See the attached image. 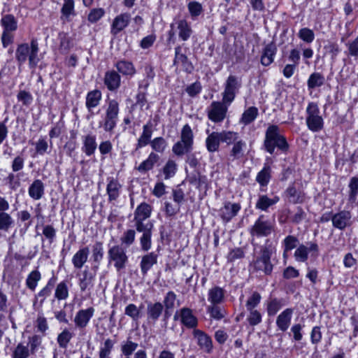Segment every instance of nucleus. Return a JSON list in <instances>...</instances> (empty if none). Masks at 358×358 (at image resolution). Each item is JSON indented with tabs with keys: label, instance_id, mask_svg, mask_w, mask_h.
I'll return each mask as SVG.
<instances>
[{
	"label": "nucleus",
	"instance_id": "36",
	"mask_svg": "<svg viewBox=\"0 0 358 358\" xmlns=\"http://www.w3.org/2000/svg\"><path fill=\"white\" fill-rule=\"evenodd\" d=\"M278 196H275L273 198H269L267 195H261L259 196L258 200L255 204L257 209L266 211L268 208L279 201Z\"/></svg>",
	"mask_w": 358,
	"mask_h": 358
},
{
	"label": "nucleus",
	"instance_id": "13",
	"mask_svg": "<svg viewBox=\"0 0 358 358\" xmlns=\"http://www.w3.org/2000/svg\"><path fill=\"white\" fill-rule=\"evenodd\" d=\"M273 230V224L264 219V215H260L252 226L250 234L252 236H267L271 234Z\"/></svg>",
	"mask_w": 358,
	"mask_h": 358
},
{
	"label": "nucleus",
	"instance_id": "59",
	"mask_svg": "<svg viewBox=\"0 0 358 358\" xmlns=\"http://www.w3.org/2000/svg\"><path fill=\"white\" fill-rule=\"evenodd\" d=\"M145 220H134L137 231L141 232L142 234L152 233L154 227L153 224L151 222L145 223Z\"/></svg>",
	"mask_w": 358,
	"mask_h": 358
},
{
	"label": "nucleus",
	"instance_id": "11",
	"mask_svg": "<svg viewBox=\"0 0 358 358\" xmlns=\"http://www.w3.org/2000/svg\"><path fill=\"white\" fill-rule=\"evenodd\" d=\"M174 320H179L182 325L188 329H195L198 325V320L189 308H182L176 311L173 316Z\"/></svg>",
	"mask_w": 358,
	"mask_h": 358
},
{
	"label": "nucleus",
	"instance_id": "38",
	"mask_svg": "<svg viewBox=\"0 0 358 358\" xmlns=\"http://www.w3.org/2000/svg\"><path fill=\"white\" fill-rule=\"evenodd\" d=\"M163 309L164 306L159 302L148 303L147 308L148 318L153 322H156L162 315Z\"/></svg>",
	"mask_w": 358,
	"mask_h": 358
},
{
	"label": "nucleus",
	"instance_id": "14",
	"mask_svg": "<svg viewBox=\"0 0 358 358\" xmlns=\"http://www.w3.org/2000/svg\"><path fill=\"white\" fill-rule=\"evenodd\" d=\"M192 335L201 350L208 354L212 352L213 341L207 334L200 329H194Z\"/></svg>",
	"mask_w": 358,
	"mask_h": 358
},
{
	"label": "nucleus",
	"instance_id": "24",
	"mask_svg": "<svg viewBox=\"0 0 358 358\" xmlns=\"http://www.w3.org/2000/svg\"><path fill=\"white\" fill-rule=\"evenodd\" d=\"M208 136L205 141V145L209 152H215L219 150L221 143L220 132L213 131L209 133V130L206 131Z\"/></svg>",
	"mask_w": 358,
	"mask_h": 358
},
{
	"label": "nucleus",
	"instance_id": "16",
	"mask_svg": "<svg viewBox=\"0 0 358 358\" xmlns=\"http://www.w3.org/2000/svg\"><path fill=\"white\" fill-rule=\"evenodd\" d=\"M311 252L317 253L318 245L317 243L309 242L306 245L301 244L296 249L294 257L296 262H305L308 258V253Z\"/></svg>",
	"mask_w": 358,
	"mask_h": 358
},
{
	"label": "nucleus",
	"instance_id": "7",
	"mask_svg": "<svg viewBox=\"0 0 358 358\" xmlns=\"http://www.w3.org/2000/svg\"><path fill=\"white\" fill-rule=\"evenodd\" d=\"M108 263L113 264L117 271L124 269L129 261L126 249L120 245H115L108 248Z\"/></svg>",
	"mask_w": 358,
	"mask_h": 358
},
{
	"label": "nucleus",
	"instance_id": "4",
	"mask_svg": "<svg viewBox=\"0 0 358 358\" xmlns=\"http://www.w3.org/2000/svg\"><path fill=\"white\" fill-rule=\"evenodd\" d=\"M194 134L190 126L185 124L180 132V141L172 148L173 152L177 156H182L190 152L193 149Z\"/></svg>",
	"mask_w": 358,
	"mask_h": 358
},
{
	"label": "nucleus",
	"instance_id": "61",
	"mask_svg": "<svg viewBox=\"0 0 358 358\" xmlns=\"http://www.w3.org/2000/svg\"><path fill=\"white\" fill-rule=\"evenodd\" d=\"M261 299L262 296L260 294H259L257 292H253L252 294L248 299L246 301L245 306L247 310H255V308L260 303Z\"/></svg>",
	"mask_w": 358,
	"mask_h": 358
},
{
	"label": "nucleus",
	"instance_id": "23",
	"mask_svg": "<svg viewBox=\"0 0 358 358\" xmlns=\"http://www.w3.org/2000/svg\"><path fill=\"white\" fill-rule=\"evenodd\" d=\"M131 15L129 13H122L115 17L111 26V34H117L129 23Z\"/></svg>",
	"mask_w": 358,
	"mask_h": 358
},
{
	"label": "nucleus",
	"instance_id": "56",
	"mask_svg": "<svg viewBox=\"0 0 358 358\" xmlns=\"http://www.w3.org/2000/svg\"><path fill=\"white\" fill-rule=\"evenodd\" d=\"M103 257V243L100 241H96L92 245V258L95 263L98 265Z\"/></svg>",
	"mask_w": 358,
	"mask_h": 358
},
{
	"label": "nucleus",
	"instance_id": "62",
	"mask_svg": "<svg viewBox=\"0 0 358 358\" xmlns=\"http://www.w3.org/2000/svg\"><path fill=\"white\" fill-rule=\"evenodd\" d=\"M140 309L134 303H129L124 310V314L134 321H137L140 318Z\"/></svg>",
	"mask_w": 358,
	"mask_h": 358
},
{
	"label": "nucleus",
	"instance_id": "42",
	"mask_svg": "<svg viewBox=\"0 0 358 358\" xmlns=\"http://www.w3.org/2000/svg\"><path fill=\"white\" fill-rule=\"evenodd\" d=\"M57 281V278L55 276H52L49 279L46 285L41 289L38 294L36 295V298L37 299H40L41 303H43L44 301L50 296L52 289L53 287L55 286V284Z\"/></svg>",
	"mask_w": 358,
	"mask_h": 358
},
{
	"label": "nucleus",
	"instance_id": "18",
	"mask_svg": "<svg viewBox=\"0 0 358 358\" xmlns=\"http://www.w3.org/2000/svg\"><path fill=\"white\" fill-rule=\"evenodd\" d=\"M78 275L79 276L78 285L82 292L93 287L96 274L92 273L87 266Z\"/></svg>",
	"mask_w": 358,
	"mask_h": 358
},
{
	"label": "nucleus",
	"instance_id": "32",
	"mask_svg": "<svg viewBox=\"0 0 358 358\" xmlns=\"http://www.w3.org/2000/svg\"><path fill=\"white\" fill-rule=\"evenodd\" d=\"M173 64L174 65L181 64L183 69L188 72H191L193 70V66L189 61L187 57L181 52L180 46L175 48V58Z\"/></svg>",
	"mask_w": 358,
	"mask_h": 358
},
{
	"label": "nucleus",
	"instance_id": "12",
	"mask_svg": "<svg viewBox=\"0 0 358 358\" xmlns=\"http://www.w3.org/2000/svg\"><path fill=\"white\" fill-rule=\"evenodd\" d=\"M227 103L224 101H213L208 108V117L214 122H220L224 120L227 112Z\"/></svg>",
	"mask_w": 358,
	"mask_h": 358
},
{
	"label": "nucleus",
	"instance_id": "22",
	"mask_svg": "<svg viewBox=\"0 0 358 358\" xmlns=\"http://www.w3.org/2000/svg\"><path fill=\"white\" fill-rule=\"evenodd\" d=\"M90 249L88 247L80 248L73 256L71 262L75 268H82L88 260Z\"/></svg>",
	"mask_w": 358,
	"mask_h": 358
},
{
	"label": "nucleus",
	"instance_id": "45",
	"mask_svg": "<svg viewBox=\"0 0 358 358\" xmlns=\"http://www.w3.org/2000/svg\"><path fill=\"white\" fill-rule=\"evenodd\" d=\"M325 78L320 73L315 72L310 75L307 85L308 89L321 87L324 83Z\"/></svg>",
	"mask_w": 358,
	"mask_h": 358
},
{
	"label": "nucleus",
	"instance_id": "43",
	"mask_svg": "<svg viewBox=\"0 0 358 358\" xmlns=\"http://www.w3.org/2000/svg\"><path fill=\"white\" fill-rule=\"evenodd\" d=\"M271 178V169L267 165L264 164L263 169L257 173L256 177V181L262 187H266L268 185Z\"/></svg>",
	"mask_w": 358,
	"mask_h": 358
},
{
	"label": "nucleus",
	"instance_id": "60",
	"mask_svg": "<svg viewBox=\"0 0 358 358\" xmlns=\"http://www.w3.org/2000/svg\"><path fill=\"white\" fill-rule=\"evenodd\" d=\"M299 38L303 42L309 44L315 39V34L313 31L308 27L301 29L298 32Z\"/></svg>",
	"mask_w": 358,
	"mask_h": 358
},
{
	"label": "nucleus",
	"instance_id": "58",
	"mask_svg": "<svg viewBox=\"0 0 358 358\" xmlns=\"http://www.w3.org/2000/svg\"><path fill=\"white\" fill-rule=\"evenodd\" d=\"M221 142L228 145L235 143L239 139L238 134L231 131H222L220 132Z\"/></svg>",
	"mask_w": 358,
	"mask_h": 358
},
{
	"label": "nucleus",
	"instance_id": "48",
	"mask_svg": "<svg viewBox=\"0 0 358 358\" xmlns=\"http://www.w3.org/2000/svg\"><path fill=\"white\" fill-rule=\"evenodd\" d=\"M286 193L290 202L301 203L304 201V194L297 191L294 186L289 187L286 190Z\"/></svg>",
	"mask_w": 358,
	"mask_h": 358
},
{
	"label": "nucleus",
	"instance_id": "30",
	"mask_svg": "<svg viewBox=\"0 0 358 358\" xmlns=\"http://www.w3.org/2000/svg\"><path fill=\"white\" fill-rule=\"evenodd\" d=\"M159 160V156L155 152H151L148 158L143 160L136 169L141 173H146L152 170L155 164Z\"/></svg>",
	"mask_w": 358,
	"mask_h": 358
},
{
	"label": "nucleus",
	"instance_id": "20",
	"mask_svg": "<svg viewBox=\"0 0 358 358\" xmlns=\"http://www.w3.org/2000/svg\"><path fill=\"white\" fill-rule=\"evenodd\" d=\"M351 213L347 210H342L331 217L333 226L338 229H344L350 225Z\"/></svg>",
	"mask_w": 358,
	"mask_h": 358
},
{
	"label": "nucleus",
	"instance_id": "50",
	"mask_svg": "<svg viewBox=\"0 0 358 358\" xmlns=\"http://www.w3.org/2000/svg\"><path fill=\"white\" fill-rule=\"evenodd\" d=\"M138 344L133 342L129 337L126 341L122 342L120 351L122 355H131L138 348Z\"/></svg>",
	"mask_w": 358,
	"mask_h": 358
},
{
	"label": "nucleus",
	"instance_id": "6",
	"mask_svg": "<svg viewBox=\"0 0 358 358\" xmlns=\"http://www.w3.org/2000/svg\"><path fill=\"white\" fill-rule=\"evenodd\" d=\"M307 127L313 132L320 131L324 127V120L320 115V108L315 102H310L306 110Z\"/></svg>",
	"mask_w": 358,
	"mask_h": 358
},
{
	"label": "nucleus",
	"instance_id": "51",
	"mask_svg": "<svg viewBox=\"0 0 358 358\" xmlns=\"http://www.w3.org/2000/svg\"><path fill=\"white\" fill-rule=\"evenodd\" d=\"M207 311L210 314V316L216 320H222L226 315L225 310L220 305L210 304L207 307Z\"/></svg>",
	"mask_w": 358,
	"mask_h": 358
},
{
	"label": "nucleus",
	"instance_id": "52",
	"mask_svg": "<svg viewBox=\"0 0 358 358\" xmlns=\"http://www.w3.org/2000/svg\"><path fill=\"white\" fill-rule=\"evenodd\" d=\"M73 337V334L71 333L68 329H64L59 333L57 338V341L61 348H66L68 344Z\"/></svg>",
	"mask_w": 358,
	"mask_h": 358
},
{
	"label": "nucleus",
	"instance_id": "10",
	"mask_svg": "<svg viewBox=\"0 0 358 358\" xmlns=\"http://www.w3.org/2000/svg\"><path fill=\"white\" fill-rule=\"evenodd\" d=\"M241 87V78L234 75H230L225 83L224 90L222 92V101L224 103L230 105L234 100L236 93Z\"/></svg>",
	"mask_w": 358,
	"mask_h": 358
},
{
	"label": "nucleus",
	"instance_id": "44",
	"mask_svg": "<svg viewBox=\"0 0 358 358\" xmlns=\"http://www.w3.org/2000/svg\"><path fill=\"white\" fill-rule=\"evenodd\" d=\"M120 184L117 180L111 179L107 185V194L110 201L116 200L120 195Z\"/></svg>",
	"mask_w": 358,
	"mask_h": 358
},
{
	"label": "nucleus",
	"instance_id": "55",
	"mask_svg": "<svg viewBox=\"0 0 358 358\" xmlns=\"http://www.w3.org/2000/svg\"><path fill=\"white\" fill-rule=\"evenodd\" d=\"M136 231L134 229H127L120 237L121 245L126 247L131 246L135 241Z\"/></svg>",
	"mask_w": 358,
	"mask_h": 358
},
{
	"label": "nucleus",
	"instance_id": "41",
	"mask_svg": "<svg viewBox=\"0 0 358 358\" xmlns=\"http://www.w3.org/2000/svg\"><path fill=\"white\" fill-rule=\"evenodd\" d=\"M1 25L3 28V31L12 32L17 29V21L11 14H6L1 17Z\"/></svg>",
	"mask_w": 358,
	"mask_h": 358
},
{
	"label": "nucleus",
	"instance_id": "27",
	"mask_svg": "<svg viewBox=\"0 0 358 358\" xmlns=\"http://www.w3.org/2000/svg\"><path fill=\"white\" fill-rule=\"evenodd\" d=\"M83 147L82 150L87 156L92 155L97 148L96 136L92 134H88L82 136Z\"/></svg>",
	"mask_w": 358,
	"mask_h": 358
},
{
	"label": "nucleus",
	"instance_id": "1",
	"mask_svg": "<svg viewBox=\"0 0 358 358\" xmlns=\"http://www.w3.org/2000/svg\"><path fill=\"white\" fill-rule=\"evenodd\" d=\"M264 145L266 150L271 155L273 154L275 148L286 153L289 150V144L285 136L280 134L277 125H269L265 133Z\"/></svg>",
	"mask_w": 358,
	"mask_h": 358
},
{
	"label": "nucleus",
	"instance_id": "63",
	"mask_svg": "<svg viewBox=\"0 0 358 358\" xmlns=\"http://www.w3.org/2000/svg\"><path fill=\"white\" fill-rule=\"evenodd\" d=\"M177 165L173 160H169L163 169V173L165 176V179L172 178L176 172Z\"/></svg>",
	"mask_w": 358,
	"mask_h": 358
},
{
	"label": "nucleus",
	"instance_id": "35",
	"mask_svg": "<svg viewBox=\"0 0 358 358\" xmlns=\"http://www.w3.org/2000/svg\"><path fill=\"white\" fill-rule=\"evenodd\" d=\"M246 148V143L241 139H238L234 143L233 146L229 152V159L234 161L239 159L243 156L244 150Z\"/></svg>",
	"mask_w": 358,
	"mask_h": 358
},
{
	"label": "nucleus",
	"instance_id": "28",
	"mask_svg": "<svg viewBox=\"0 0 358 358\" xmlns=\"http://www.w3.org/2000/svg\"><path fill=\"white\" fill-rule=\"evenodd\" d=\"M293 309L286 308L276 319V325L280 330L285 331L289 328L292 317Z\"/></svg>",
	"mask_w": 358,
	"mask_h": 358
},
{
	"label": "nucleus",
	"instance_id": "53",
	"mask_svg": "<svg viewBox=\"0 0 358 358\" xmlns=\"http://www.w3.org/2000/svg\"><path fill=\"white\" fill-rule=\"evenodd\" d=\"M348 200L350 203H355L358 195V178L352 177L348 185Z\"/></svg>",
	"mask_w": 358,
	"mask_h": 358
},
{
	"label": "nucleus",
	"instance_id": "49",
	"mask_svg": "<svg viewBox=\"0 0 358 358\" xmlns=\"http://www.w3.org/2000/svg\"><path fill=\"white\" fill-rule=\"evenodd\" d=\"M14 226V220L6 212H0V230L8 231Z\"/></svg>",
	"mask_w": 358,
	"mask_h": 358
},
{
	"label": "nucleus",
	"instance_id": "15",
	"mask_svg": "<svg viewBox=\"0 0 358 358\" xmlns=\"http://www.w3.org/2000/svg\"><path fill=\"white\" fill-rule=\"evenodd\" d=\"M241 206L238 203L226 201L219 210V215L224 222H228L237 215Z\"/></svg>",
	"mask_w": 358,
	"mask_h": 358
},
{
	"label": "nucleus",
	"instance_id": "25",
	"mask_svg": "<svg viewBox=\"0 0 358 358\" xmlns=\"http://www.w3.org/2000/svg\"><path fill=\"white\" fill-rule=\"evenodd\" d=\"M76 15L74 0H63L61 8V20L64 22H70Z\"/></svg>",
	"mask_w": 358,
	"mask_h": 358
},
{
	"label": "nucleus",
	"instance_id": "64",
	"mask_svg": "<svg viewBox=\"0 0 358 358\" xmlns=\"http://www.w3.org/2000/svg\"><path fill=\"white\" fill-rule=\"evenodd\" d=\"M346 46L348 55L357 59L358 58V36L354 41L348 42Z\"/></svg>",
	"mask_w": 358,
	"mask_h": 358
},
{
	"label": "nucleus",
	"instance_id": "3",
	"mask_svg": "<svg viewBox=\"0 0 358 358\" xmlns=\"http://www.w3.org/2000/svg\"><path fill=\"white\" fill-rule=\"evenodd\" d=\"M120 113L119 103L115 99H109L105 110L103 120L99 122V127L112 134L117 127Z\"/></svg>",
	"mask_w": 358,
	"mask_h": 358
},
{
	"label": "nucleus",
	"instance_id": "39",
	"mask_svg": "<svg viewBox=\"0 0 358 358\" xmlns=\"http://www.w3.org/2000/svg\"><path fill=\"white\" fill-rule=\"evenodd\" d=\"M177 296L173 291H169L166 293L164 299V304L165 307L164 315L166 317H169L175 308Z\"/></svg>",
	"mask_w": 358,
	"mask_h": 358
},
{
	"label": "nucleus",
	"instance_id": "2",
	"mask_svg": "<svg viewBox=\"0 0 358 358\" xmlns=\"http://www.w3.org/2000/svg\"><path fill=\"white\" fill-rule=\"evenodd\" d=\"M38 43L36 39H32L30 45L28 43L20 44L15 52V58L20 65L25 63L29 59L30 67H35L38 62Z\"/></svg>",
	"mask_w": 358,
	"mask_h": 358
},
{
	"label": "nucleus",
	"instance_id": "9",
	"mask_svg": "<svg viewBox=\"0 0 358 358\" xmlns=\"http://www.w3.org/2000/svg\"><path fill=\"white\" fill-rule=\"evenodd\" d=\"M171 29L169 31L171 39L176 33L178 37L183 41H187L192 34V29L189 23L185 19H175L170 25Z\"/></svg>",
	"mask_w": 358,
	"mask_h": 358
},
{
	"label": "nucleus",
	"instance_id": "8",
	"mask_svg": "<svg viewBox=\"0 0 358 358\" xmlns=\"http://www.w3.org/2000/svg\"><path fill=\"white\" fill-rule=\"evenodd\" d=\"M272 253V249L270 247L262 248L259 256L251 264L253 269L255 271L262 272L264 275H270L273 268L271 262Z\"/></svg>",
	"mask_w": 358,
	"mask_h": 358
},
{
	"label": "nucleus",
	"instance_id": "21",
	"mask_svg": "<svg viewBox=\"0 0 358 358\" xmlns=\"http://www.w3.org/2000/svg\"><path fill=\"white\" fill-rule=\"evenodd\" d=\"M152 136V125L150 122H148L143 126V131L137 139V143L136 144V150H138L148 144H150L152 141L151 138Z\"/></svg>",
	"mask_w": 358,
	"mask_h": 358
},
{
	"label": "nucleus",
	"instance_id": "47",
	"mask_svg": "<svg viewBox=\"0 0 358 358\" xmlns=\"http://www.w3.org/2000/svg\"><path fill=\"white\" fill-rule=\"evenodd\" d=\"M55 297L59 301L66 300L69 297V287L66 281L63 280L57 285Z\"/></svg>",
	"mask_w": 358,
	"mask_h": 358
},
{
	"label": "nucleus",
	"instance_id": "46",
	"mask_svg": "<svg viewBox=\"0 0 358 358\" xmlns=\"http://www.w3.org/2000/svg\"><path fill=\"white\" fill-rule=\"evenodd\" d=\"M41 280V274L38 270L31 271L26 279V285L31 291H34L38 282Z\"/></svg>",
	"mask_w": 358,
	"mask_h": 358
},
{
	"label": "nucleus",
	"instance_id": "29",
	"mask_svg": "<svg viewBox=\"0 0 358 358\" xmlns=\"http://www.w3.org/2000/svg\"><path fill=\"white\" fill-rule=\"evenodd\" d=\"M225 290L218 286L210 288L208 292V301L210 304L220 305L224 300Z\"/></svg>",
	"mask_w": 358,
	"mask_h": 358
},
{
	"label": "nucleus",
	"instance_id": "57",
	"mask_svg": "<svg viewBox=\"0 0 358 358\" xmlns=\"http://www.w3.org/2000/svg\"><path fill=\"white\" fill-rule=\"evenodd\" d=\"M150 145L155 152L159 153L164 152L167 147V143L162 137L155 138L152 140Z\"/></svg>",
	"mask_w": 358,
	"mask_h": 358
},
{
	"label": "nucleus",
	"instance_id": "54",
	"mask_svg": "<svg viewBox=\"0 0 358 358\" xmlns=\"http://www.w3.org/2000/svg\"><path fill=\"white\" fill-rule=\"evenodd\" d=\"M258 115V110L256 107L252 106L248 108L242 115L241 122L245 125L253 122Z\"/></svg>",
	"mask_w": 358,
	"mask_h": 358
},
{
	"label": "nucleus",
	"instance_id": "17",
	"mask_svg": "<svg viewBox=\"0 0 358 358\" xmlns=\"http://www.w3.org/2000/svg\"><path fill=\"white\" fill-rule=\"evenodd\" d=\"M94 311L93 307L78 310L73 320L75 326L80 329H85L94 316Z\"/></svg>",
	"mask_w": 358,
	"mask_h": 358
},
{
	"label": "nucleus",
	"instance_id": "26",
	"mask_svg": "<svg viewBox=\"0 0 358 358\" xmlns=\"http://www.w3.org/2000/svg\"><path fill=\"white\" fill-rule=\"evenodd\" d=\"M158 255L151 252L144 255L141 258L140 263L141 272L142 275H146L148 271L157 263Z\"/></svg>",
	"mask_w": 358,
	"mask_h": 358
},
{
	"label": "nucleus",
	"instance_id": "37",
	"mask_svg": "<svg viewBox=\"0 0 358 358\" xmlns=\"http://www.w3.org/2000/svg\"><path fill=\"white\" fill-rule=\"evenodd\" d=\"M115 66L117 71L124 76H132L136 73L134 64L129 61L120 60L115 64Z\"/></svg>",
	"mask_w": 358,
	"mask_h": 358
},
{
	"label": "nucleus",
	"instance_id": "19",
	"mask_svg": "<svg viewBox=\"0 0 358 358\" xmlns=\"http://www.w3.org/2000/svg\"><path fill=\"white\" fill-rule=\"evenodd\" d=\"M104 85L109 91H116L121 85V77L115 70L107 71L103 78Z\"/></svg>",
	"mask_w": 358,
	"mask_h": 358
},
{
	"label": "nucleus",
	"instance_id": "34",
	"mask_svg": "<svg viewBox=\"0 0 358 358\" xmlns=\"http://www.w3.org/2000/svg\"><path fill=\"white\" fill-rule=\"evenodd\" d=\"M152 206L145 203L142 202L136 208L134 213V220H147L152 213Z\"/></svg>",
	"mask_w": 358,
	"mask_h": 358
},
{
	"label": "nucleus",
	"instance_id": "31",
	"mask_svg": "<svg viewBox=\"0 0 358 358\" xmlns=\"http://www.w3.org/2000/svg\"><path fill=\"white\" fill-rule=\"evenodd\" d=\"M102 98L101 92L99 90L90 91L86 96L85 106L89 112L100 104Z\"/></svg>",
	"mask_w": 358,
	"mask_h": 358
},
{
	"label": "nucleus",
	"instance_id": "5",
	"mask_svg": "<svg viewBox=\"0 0 358 358\" xmlns=\"http://www.w3.org/2000/svg\"><path fill=\"white\" fill-rule=\"evenodd\" d=\"M41 343L39 336L34 335L28 337V343H19L12 352V358H29L31 355H34Z\"/></svg>",
	"mask_w": 358,
	"mask_h": 358
},
{
	"label": "nucleus",
	"instance_id": "33",
	"mask_svg": "<svg viewBox=\"0 0 358 358\" xmlns=\"http://www.w3.org/2000/svg\"><path fill=\"white\" fill-rule=\"evenodd\" d=\"M44 185L43 182L39 180H35L29 186L28 189L29 195L34 200L41 199L44 194Z\"/></svg>",
	"mask_w": 358,
	"mask_h": 358
},
{
	"label": "nucleus",
	"instance_id": "40",
	"mask_svg": "<svg viewBox=\"0 0 358 358\" xmlns=\"http://www.w3.org/2000/svg\"><path fill=\"white\" fill-rule=\"evenodd\" d=\"M276 53V48L273 44L267 45L264 49L263 54L261 57V63L263 66H269L274 59Z\"/></svg>",
	"mask_w": 358,
	"mask_h": 358
}]
</instances>
